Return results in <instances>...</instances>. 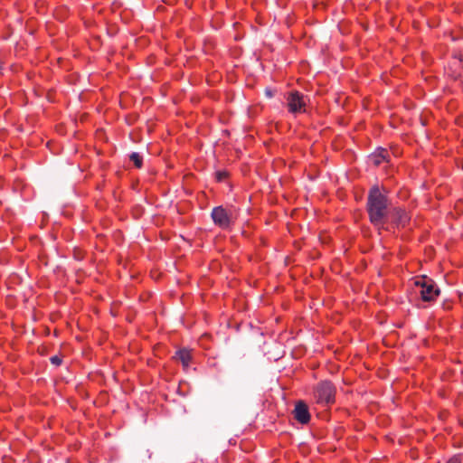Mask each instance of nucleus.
Listing matches in <instances>:
<instances>
[{"label":"nucleus","instance_id":"39448f33","mask_svg":"<svg viewBox=\"0 0 463 463\" xmlns=\"http://www.w3.org/2000/svg\"><path fill=\"white\" fill-rule=\"evenodd\" d=\"M415 286L420 288V295L423 301L432 302L439 295L440 290L435 282L426 276L415 281Z\"/></svg>","mask_w":463,"mask_h":463},{"label":"nucleus","instance_id":"4468645a","mask_svg":"<svg viewBox=\"0 0 463 463\" xmlns=\"http://www.w3.org/2000/svg\"><path fill=\"white\" fill-rule=\"evenodd\" d=\"M4 70V62L0 60V74L2 73Z\"/></svg>","mask_w":463,"mask_h":463},{"label":"nucleus","instance_id":"0eeeda50","mask_svg":"<svg viewBox=\"0 0 463 463\" xmlns=\"http://www.w3.org/2000/svg\"><path fill=\"white\" fill-rule=\"evenodd\" d=\"M294 419L302 425L308 424L311 419L307 404L304 401H298L292 411Z\"/></svg>","mask_w":463,"mask_h":463},{"label":"nucleus","instance_id":"7ed1b4c3","mask_svg":"<svg viewBox=\"0 0 463 463\" xmlns=\"http://www.w3.org/2000/svg\"><path fill=\"white\" fill-rule=\"evenodd\" d=\"M336 388L329 380L317 383L313 388V398L317 404L329 405L335 401Z\"/></svg>","mask_w":463,"mask_h":463},{"label":"nucleus","instance_id":"9b49d317","mask_svg":"<svg viewBox=\"0 0 463 463\" xmlns=\"http://www.w3.org/2000/svg\"><path fill=\"white\" fill-rule=\"evenodd\" d=\"M214 175L217 182H222L229 177L230 174L226 170H217Z\"/></svg>","mask_w":463,"mask_h":463},{"label":"nucleus","instance_id":"20e7f679","mask_svg":"<svg viewBox=\"0 0 463 463\" xmlns=\"http://www.w3.org/2000/svg\"><path fill=\"white\" fill-rule=\"evenodd\" d=\"M410 221L411 216L404 208L392 206L386 220V226L390 228L389 232H391L395 228L406 227Z\"/></svg>","mask_w":463,"mask_h":463},{"label":"nucleus","instance_id":"9d476101","mask_svg":"<svg viewBox=\"0 0 463 463\" xmlns=\"http://www.w3.org/2000/svg\"><path fill=\"white\" fill-rule=\"evenodd\" d=\"M129 159L131 162H133L134 165L137 168H141L143 166V156L137 153L133 152L129 155Z\"/></svg>","mask_w":463,"mask_h":463},{"label":"nucleus","instance_id":"f8f14e48","mask_svg":"<svg viewBox=\"0 0 463 463\" xmlns=\"http://www.w3.org/2000/svg\"><path fill=\"white\" fill-rule=\"evenodd\" d=\"M446 463H463V456H461V455L453 456Z\"/></svg>","mask_w":463,"mask_h":463},{"label":"nucleus","instance_id":"6e6552de","mask_svg":"<svg viewBox=\"0 0 463 463\" xmlns=\"http://www.w3.org/2000/svg\"><path fill=\"white\" fill-rule=\"evenodd\" d=\"M389 152L383 147H378L373 153L369 156V162L374 166H379L383 162H387Z\"/></svg>","mask_w":463,"mask_h":463},{"label":"nucleus","instance_id":"f03ea898","mask_svg":"<svg viewBox=\"0 0 463 463\" xmlns=\"http://www.w3.org/2000/svg\"><path fill=\"white\" fill-rule=\"evenodd\" d=\"M238 217V210L233 206L225 208L222 205L215 206L211 213V218L217 227L222 230H230Z\"/></svg>","mask_w":463,"mask_h":463},{"label":"nucleus","instance_id":"423d86ee","mask_svg":"<svg viewBox=\"0 0 463 463\" xmlns=\"http://www.w3.org/2000/svg\"><path fill=\"white\" fill-rule=\"evenodd\" d=\"M307 98L298 90L288 92L287 96V106L289 113L297 115L306 113Z\"/></svg>","mask_w":463,"mask_h":463},{"label":"nucleus","instance_id":"f257e3e1","mask_svg":"<svg viewBox=\"0 0 463 463\" xmlns=\"http://www.w3.org/2000/svg\"><path fill=\"white\" fill-rule=\"evenodd\" d=\"M392 205L386 194L381 192L378 185H373L368 193L366 212L371 224L381 231H390L386 220Z\"/></svg>","mask_w":463,"mask_h":463},{"label":"nucleus","instance_id":"2eb2a0df","mask_svg":"<svg viewBox=\"0 0 463 463\" xmlns=\"http://www.w3.org/2000/svg\"><path fill=\"white\" fill-rule=\"evenodd\" d=\"M266 93H267V95H268L269 97H272V93H271V91H270V90H267V91H266Z\"/></svg>","mask_w":463,"mask_h":463},{"label":"nucleus","instance_id":"1a4fd4ad","mask_svg":"<svg viewBox=\"0 0 463 463\" xmlns=\"http://www.w3.org/2000/svg\"><path fill=\"white\" fill-rule=\"evenodd\" d=\"M175 358L179 360L184 368H188L192 360L191 351L187 348H182L175 352Z\"/></svg>","mask_w":463,"mask_h":463},{"label":"nucleus","instance_id":"ddd939ff","mask_svg":"<svg viewBox=\"0 0 463 463\" xmlns=\"http://www.w3.org/2000/svg\"><path fill=\"white\" fill-rule=\"evenodd\" d=\"M50 361H51V363H52V364L57 365V366L61 365V362H62L61 358V357H59L58 355H53V356H52V357L50 358Z\"/></svg>","mask_w":463,"mask_h":463}]
</instances>
